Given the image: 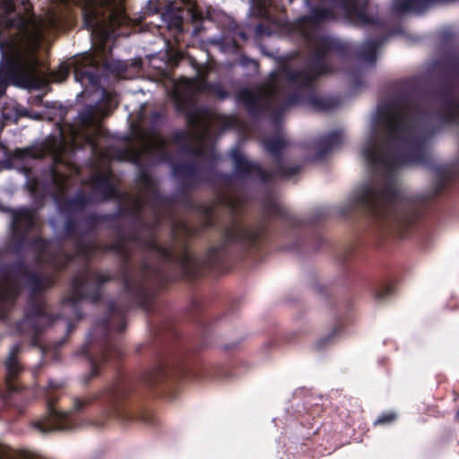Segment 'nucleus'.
<instances>
[{"instance_id": "1", "label": "nucleus", "mask_w": 459, "mask_h": 459, "mask_svg": "<svg viewBox=\"0 0 459 459\" xmlns=\"http://www.w3.org/2000/svg\"><path fill=\"white\" fill-rule=\"evenodd\" d=\"M446 124L459 125V99L452 94L430 100L411 93L381 102L361 147L370 178L355 191L342 213L363 209L376 227L400 237L414 230L425 204L441 192L448 169L439 168L430 192L415 195L401 186L399 172L427 160L430 139Z\"/></svg>"}, {"instance_id": "2", "label": "nucleus", "mask_w": 459, "mask_h": 459, "mask_svg": "<svg viewBox=\"0 0 459 459\" xmlns=\"http://www.w3.org/2000/svg\"><path fill=\"white\" fill-rule=\"evenodd\" d=\"M308 14L297 20V30L305 39L308 56L302 67L294 63L281 65L273 72L270 81L253 89H242L237 101L244 105L252 117L267 115L278 118L294 104H307L319 111L331 110L338 106V100L316 93L314 82L321 75L342 71L354 87L362 84L361 69L351 68L350 54L353 47L347 42L324 34L318 30L322 22L335 19L342 13L356 23L372 25L373 39H368L358 49V57L363 65H373L378 48L386 40V26L369 15L368 0H304Z\"/></svg>"}, {"instance_id": "3", "label": "nucleus", "mask_w": 459, "mask_h": 459, "mask_svg": "<svg viewBox=\"0 0 459 459\" xmlns=\"http://www.w3.org/2000/svg\"><path fill=\"white\" fill-rule=\"evenodd\" d=\"M22 4L23 13L17 11L16 0H0V97L9 82L39 89L50 82H61L69 74L68 65L61 64L56 71L49 72L36 56L44 34L61 30L60 18L55 13L37 18L30 13V4Z\"/></svg>"}, {"instance_id": "4", "label": "nucleus", "mask_w": 459, "mask_h": 459, "mask_svg": "<svg viewBox=\"0 0 459 459\" xmlns=\"http://www.w3.org/2000/svg\"><path fill=\"white\" fill-rule=\"evenodd\" d=\"M83 20L91 30L95 50L93 55H85L74 62V78L82 84L95 85L99 82L100 64L108 66L107 55L111 49L110 41L117 36L129 35V27L137 25L140 20L129 19L123 4L117 0L87 4Z\"/></svg>"}, {"instance_id": "5", "label": "nucleus", "mask_w": 459, "mask_h": 459, "mask_svg": "<svg viewBox=\"0 0 459 459\" xmlns=\"http://www.w3.org/2000/svg\"><path fill=\"white\" fill-rule=\"evenodd\" d=\"M117 103L118 100L116 93L105 91L103 92L102 106L88 108L81 115L82 128L73 132L72 144H75L76 140L82 137L91 146L94 155L97 156L92 174L88 183L94 191L100 192L105 198L116 195L117 182L109 168L110 155L102 150L101 143H100L103 135L100 122L108 110L117 106Z\"/></svg>"}, {"instance_id": "6", "label": "nucleus", "mask_w": 459, "mask_h": 459, "mask_svg": "<svg viewBox=\"0 0 459 459\" xmlns=\"http://www.w3.org/2000/svg\"><path fill=\"white\" fill-rule=\"evenodd\" d=\"M200 73L194 79L182 78L174 84L172 99L174 105L186 119L187 131L178 134L175 141L183 146L186 152L198 155L201 151V109L199 96L201 90Z\"/></svg>"}, {"instance_id": "7", "label": "nucleus", "mask_w": 459, "mask_h": 459, "mask_svg": "<svg viewBox=\"0 0 459 459\" xmlns=\"http://www.w3.org/2000/svg\"><path fill=\"white\" fill-rule=\"evenodd\" d=\"M264 144L274 159L273 169L267 171L258 163L251 161L239 148H234L230 152L233 162L234 173L241 179H254L263 183L279 178H291L300 169L299 165L287 167L281 156L288 142L284 134L279 133L272 137L265 138Z\"/></svg>"}, {"instance_id": "8", "label": "nucleus", "mask_w": 459, "mask_h": 459, "mask_svg": "<svg viewBox=\"0 0 459 459\" xmlns=\"http://www.w3.org/2000/svg\"><path fill=\"white\" fill-rule=\"evenodd\" d=\"M28 284L34 290H40L41 280L24 267L17 266L0 273V318H4L7 307L18 295L22 285Z\"/></svg>"}, {"instance_id": "9", "label": "nucleus", "mask_w": 459, "mask_h": 459, "mask_svg": "<svg viewBox=\"0 0 459 459\" xmlns=\"http://www.w3.org/2000/svg\"><path fill=\"white\" fill-rule=\"evenodd\" d=\"M133 136L139 141L140 150H131L134 162H140L143 156L150 154L159 160H168L169 152L165 139L158 133L145 131L139 122L131 124Z\"/></svg>"}, {"instance_id": "10", "label": "nucleus", "mask_w": 459, "mask_h": 459, "mask_svg": "<svg viewBox=\"0 0 459 459\" xmlns=\"http://www.w3.org/2000/svg\"><path fill=\"white\" fill-rule=\"evenodd\" d=\"M68 149L69 146L65 139L56 141L49 146L54 162L51 177L60 192H64L66 188L67 177L79 173L78 168L67 157Z\"/></svg>"}, {"instance_id": "11", "label": "nucleus", "mask_w": 459, "mask_h": 459, "mask_svg": "<svg viewBox=\"0 0 459 459\" xmlns=\"http://www.w3.org/2000/svg\"><path fill=\"white\" fill-rule=\"evenodd\" d=\"M264 230L262 226L252 227L233 216L223 230V238L226 244L243 243L256 246L264 238Z\"/></svg>"}, {"instance_id": "12", "label": "nucleus", "mask_w": 459, "mask_h": 459, "mask_svg": "<svg viewBox=\"0 0 459 459\" xmlns=\"http://www.w3.org/2000/svg\"><path fill=\"white\" fill-rule=\"evenodd\" d=\"M108 280L109 276L105 273H81L74 280L72 291L65 299V303L75 307L84 297L90 296L95 299L99 287Z\"/></svg>"}, {"instance_id": "13", "label": "nucleus", "mask_w": 459, "mask_h": 459, "mask_svg": "<svg viewBox=\"0 0 459 459\" xmlns=\"http://www.w3.org/2000/svg\"><path fill=\"white\" fill-rule=\"evenodd\" d=\"M344 139V131L341 129L318 136L315 140L306 143V160L314 162L323 160L332 151L340 147Z\"/></svg>"}, {"instance_id": "14", "label": "nucleus", "mask_w": 459, "mask_h": 459, "mask_svg": "<svg viewBox=\"0 0 459 459\" xmlns=\"http://www.w3.org/2000/svg\"><path fill=\"white\" fill-rule=\"evenodd\" d=\"M69 411H61L54 405L51 398L48 403V415L40 420L34 422L35 429L42 434L55 430H68L72 429L67 420Z\"/></svg>"}, {"instance_id": "15", "label": "nucleus", "mask_w": 459, "mask_h": 459, "mask_svg": "<svg viewBox=\"0 0 459 459\" xmlns=\"http://www.w3.org/2000/svg\"><path fill=\"white\" fill-rule=\"evenodd\" d=\"M139 185L141 192L134 200V209L140 210L147 205L155 208L160 201L155 182L146 172H141Z\"/></svg>"}, {"instance_id": "16", "label": "nucleus", "mask_w": 459, "mask_h": 459, "mask_svg": "<svg viewBox=\"0 0 459 459\" xmlns=\"http://www.w3.org/2000/svg\"><path fill=\"white\" fill-rule=\"evenodd\" d=\"M37 217L33 211L28 209H20L13 213L12 228L13 235L19 238H23V231L36 228Z\"/></svg>"}, {"instance_id": "17", "label": "nucleus", "mask_w": 459, "mask_h": 459, "mask_svg": "<svg viewBox=\"0 0 459 459\" xmlns=\"http://www.w3.org/2000/svg\"><path fill=\"white\" fill-rule=\"evenodd\" d=\"M266 212L273 217L281 220L284 223L296 226L299 221L274 197H269L264 203Z\"/></svg>"}, {"instance_id": "18", "label": "nucleus", "mask_w": 459, "mask_h": 459, "mask_svg": "<svg viewBox=\"0 0 459 459\" xmlns=\"http://www.w3.org/2000/svg\"><path fill=\"white\" fill-rule=\"evenodd\" d=\"M272 1L273 0H250L252 8L257 16L272 22L278 23L279 21L272 15Z\"/></svg>"}, {"instance_id": "19", "label": "nucleus", "mask_w": 459, "mask_h": 459, "mask_svg": "<svg viewBox=\"0 0 459 459\" xmlns=\"http://www.w3.org/2000/svg\"><path fill=\"white\" fill-rule=\"evenodd\" d=\"M19 350H20V348L18 345L13 346L11 349L10 354L6 359L5 367L7 369L8 379L15 377L19 374V372L22 370V368L17 359V354L19 352Z\"/></svg>"}, {"instance_id": "20", "label": "nucleus", "mask_w": 459, "mask_h": 459, "mask_svg": "<svg viewBox=\"0 0 459 459\" xmlns=\"http://www.w3.org/2000/svg\"><path fill=\"white\" fill-rule=\"evenodd\" d=\"M2 115L4 121H16L20 117L30 116L26 109L19 107L14 102L5 105L3 108Z\"/></svg>"}, {"instance_id": "21", "label": "nucleus", "mask_w": 459, "mask_h": 459, "mask_svg": "<svg viewBox=\"0 0 459 459\" xmlns=\"http://www.w3.org/2000/svg\"><path fill=\"white\" fill-rule=\"evenodd\" d=\"M36 248L38 249L40 259L44 262H49L57 266V263L55 261L54 257L50 256L51 245L48 242H46L42 239H39L36 243Z\"/></svg>"}, {"instance_id": "22", "label": "nucleus", "mask_w": 459, "mask_h": 459, "mask_svg": "<svg viewBox=\"0 0 459 459\" xmlns=\"http://www.w3.org/2000/svg\"><path fill=\"white\" fill-rule=\"evenodd\" d=\"M182 4L186 11V14L192 21H198L200 19L201 14L195 2H193V0H182Z\"/></svg>"}, {"instance_id": "23", "label": "nucleus", "mask_w": 459, "mask_h": 459, "mask_svg": "<svg viewBox=\"0 0 459 459\" xmlns=\"http://www.w3.org/2000/svg\"><path fill=\"white\" fill-rule=\"evenodd\" d=\"M341 332H342V328L341 327H336L334 328L331 333H329L328 335L326 336H324L322 337L321 339H319L316 342V346L318 349H322L331 343H333L335 339L341 334Z\"/></svg>"}, {"instance_id": "24", "label": "nucleus", "mask_w": 459, "mask_h": 459, "mask_svg": "<svg viewBox=\"0 0 459 459\" xmlns=\"http://www.w3.org/2000/svg\"><path fill=\"white\" fill-rule=\"evenodd\" d=\"M0 459H29V455L24 453H15L0 445Z\"/></svg>"}, {"instance_id": "25", "label": "nucleus", "mask_w": 459, "mask_h": 459, "mask_svg": "<svg viewBox=\"0 0 459 459\" xmlns=\"http://www.w3.org/2000/svg\"><path fill=\"white\" fill-rule=\"evenodd\" d=\"M221 247L212 248L207 254L206 258L203 257V265L207 264L208 265H213L219 263L221 259Z\"/></svg>"}, {"instance_id": "26", "label": "nucleus", "mask_w": 459, "mask_h": 459, "mask_svg": "<svg viewBox=\"0 0 459 459\" xmlns=\"http://www.w3.org/2000/svg\"><path fill=\"white\" fill-rule=\"evenodd\" d=\"M229 208L231 210L233 213L237 212L239 206L241 205L243 202V197L239 195H234L232 196H230L226 200Z\"/></svg>"}, {"instance_id": "27", "label": "nucleus", "mask_w": 459, "mask_h": 459, "mask_svg": "<svg viewBox=\"0 0 459 459\" xmlns=\"http://www.w3.org/2000/svg\"><path fill=\"white\" fill-rule=\"evenodd\" d=\"M391 293L392 287L387 283H384L377 287L375 295L377 299L382 300L387 298Z\"/></svg>"}, {"instance_id": "28", "label": "nucleus", "mask_w": 459, "mask_h": 459, "mask_svg": "<svg viewBox=\"0 0 459 459\" xmlns=\"http://www.w3.org/2000/svg\"><path fill=\"white\" fill-rule=\"evenodd\" d=\"M209 133V125L207 121L206 110L203 108V162L204 161V141Z\"/></svg>"}, {"instance_id": "29", "label": "nucleus", "mask_w": 459, "mask_h": 459, "mask_svg": "<svg viewBox=\"0 0 459 459\" xmlns=\"http://www.w3.org/2000/svg\"><path fill=\"white\" fill-rule=\"evenodd\" d=\"M394 419H395V414L393 413V412H389V413H386V414H384V415L380 416L377 420L376 424H383V423L391 422Z\"/></svg>"}, {"instance_id": "30", "label": "nucleus", "mask_w": 459, "mask_h": 459, "mask_svg": "<svg viewBox=\"0 0 459 459\" xmlns=\"http://www.w3.org/2000/svg\"><path fill=\"white\" fill-rule=\"evenodd\" d=\"M212 92L215 96H217L219 99H225L228 96V93L221 85H214L212 87Z\"/></svg>"}, {"instance_id": "31", "label": "nucleus", "mask_w": 459, "mask_h": 459, "mask_svg": "<svg viewBox=\"0 0 459 459\" xmlns=\"http://www.w3.org/2000/svg\"><path fill=\"white\" fill-rule=\"evenodd\" d=\"M182 19L180 17H175L173 21L169 24V29H174L176 31L182 30Z\"/></svg>"}, {"instance_id": "32", "label": "nucleus", "mask_w": 459, "mask_h": 459, "mask_svg": "<svg viewBox=\"0 0 459 459\" xmlns=\"http://www.w3.org/2000/svg\"><path fill=\"white\" fill-rule=\"evenodd\" d=\"M149 246H150V248L157 250L162 255H164V256H168L169 255V252L166 249L159 247L157 243L152 242V243L149 244Z\"/></svg>"}, {"instance_id": "33", "label": "nucleus", "mask_w": 459, "mask_h": 459, "mask_svg": "<svg viewBox=\"0 0 459 459\" xmlns=\"http://www.w3.org/2000/svg\"><path fill=\"white\" fill-rule=\"evenodd\" d=\"M206 70H207L206 65L204 64H203V76L204 75V73L206 72ZM202 87H203V93L208 90V83L206 82V81L204 80V77H203Z\"/></svg>"}, {"instance_id": "34", "label": "nucleus", "mask_w": 459, "mask_h": 459, "mask_svg": "<svg viewBox=\"0 0 459 459\" xmlns=\"http://www.w3.org/2000/svg\"><path fill=\"white\" fill-rule=\"evenodd\" d=\"M160 374V372L159 370L153 372V374L149 377L148 381L151 383L158 381Z\"/></svg>"}, {"instance_id": "35", "label": "nucleus", "mask_w": 459, "mask_h": 459, "mask_svg": "<svg viewBox=\"0 0 459 459\" xmlns=\"http://www.w3.org/2000/svg\"><path fill=\"white\" fill-rule=\"evenodd\" d=\"M203 227L206 224L205 222V216L209 213L208 209L203 204Z\"/></svg>"}, {"instance_id": "36", "label": "nucleus", "mask_w": 459, "mask_h": 459, "mask_svg": "<svg viewBox=\"0 0 459 459\" xmlns=\"http://www.w3.org/2000/svg\"><path fill=\"white\" fill-rule=\"evenodd\" d=\"M82 406V403L81 401H79V400H76L74 402V409L75 411H78Z\"/></svg>"}, {"instance_id": "37", "label": "nucleus", "mask_w": 459, "mask_h": 459, "mask_svg": "<svg viewBox=\"0 0 459 459\" xmlns=\"http://www.w3.org/2000/svg\"><path fill=\"white\" fill-rule=\"evenodd\" d=\"M238 35L242 39H247V36H246V34H245L243 31H238Z\"/></svg>"}, {"instance_id": "38", "label": "nucleus", "mask_w": 459, "mask_h": 459, "mask_svg": "<svg viewBox=\"0 0 459 459\" xmlns=\"http://www.w3.org/2000/svg\"><path fill=\"white\" fill-rule=\"evenodd\" d=\"M250 64H251V65L254 67V69H255V70H256V68H257V63H256L255 61H254V60H251V61H250Z\"/></svg>"}, {"instance_id": "39", "label": "nucleus", "mask_w": 459, "mask_h": 459, "mask_svg": "<svg viewBox=\"0 0 459 459\" xmlns=\"http://www.w3.org/2000/svg\"><path fill=\"white\" fill-rule=\"evenodd\" d=\"M262 29H263V26L262 25H258L257 28H256V32L257 33H262Z\"/></svg>"}, {"instance_id": "40", "label": "nucleus", "mask_w": 459, "mask_h": 459, "mask_svg": "<svg viewBox=\"0 0 459 459\" xmlns=\"http://www.w3.org/2000/svg\"><path fill=\"white\" fill-rule=\"evenodd\" d=\"M96 368V364H95V363H93V364H92V374H97V372H96V368Z\"/></svg>"}, {"instance_id": "41", "label": "nucleus", "mask_w": 459, "mask_h": 459, "mask_svg": "<svg viewBox=\"0 0 459 459\" xmlns=\"http://www.w3.org/2000/svg\"><path fill=\"white\" fill-rule=\"evenodd\" d=\"M112 413H113V414H115L117 417H119V416H120V415H119V413H118V412H117V411H112Z\"/></svg>"}, {"instance_id": "42", "label": "nucleus", "mask_w": 459, "mask_h": 459, "mask_svg": "<svg viewBox=\"0 0 459 459\" xmlns=\"http://www.w3.org/2000/svg\"><path fill=\"white\" fill-rule=\"evenodd\" d=\"M32 117L35 118V119H39L40 117V116L39 115H36V116H34Z\"/></svg>"}, {"instance_id": "43", "label": "nucleus", "mask_w": 459, "mask_h": 459, "mask_svg": "<svg viewBox=\"0 0 459 459\" xmlns=\"http://www.w3.org/2000/svg\"><path fill=\"white\" fill-rule=\"evenodd\" d=\"M226 126H227V127L231 126V123H230V122H227V123H226Z\"/></svg>"}, {"instance_id": "44", "label": "nucleus", "mask_w": 459, "mask_h": 459, "mask_svg": "<svg viewBox=\"0 0 459 459\" xmlns=\"http://www.w3.org/2000/svg\"><path fill=\"white\" fill-rule=\"evenodd\" d=\"M85 203H86V200H83V201L82 202V204H80V205L82 206V205L83 204H85Z\"/></svg>"}, {"instance_id": "45", "label": "nucleus", "mask_w": 459, "mask_h": 459, "mask_svg": "<svg viewBox=\"0 0 459 459\" xmlns=\"http://www.w3.org/2000/svg\"><path fill=\"white\" fill-rule=\"evenodd\" d=\"M292 2H293V0H288L289 4H291Z\"/></svg>"}, {"instance_id": "46", "label": "nucleus", "mask_w": 459, "mask_h": 459, "mask_svg": "<svg viewBox=\"0 0 459 459\" xmlns=\"http://www.w3.org/2000/svg\"><path fill=\"white\" fill-rule=\"evenodd\" d=\"M458 415H459V411H458Z\"/></svg>"}]
</instances>
